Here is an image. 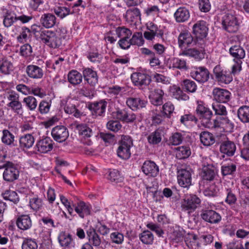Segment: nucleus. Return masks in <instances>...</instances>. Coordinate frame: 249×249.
Here are the masks:
<instances>
[{"label": "nucleus", "mask_w": 249, "mask_h": 249, "mask_svg": "<svg viewBox=\"0 0 249 249\" xmlns=\"http://www.w3.org/2000/svg\"><path fill=\"white\" fill-rule=\"evenodd\" d=\"M176 157L179 159H184L188 157L191 151L188 147L180 146L177 148Z\"/></svg>", "instance_id": "de8ad7c7"}, {"label": "nucleus", "mask_w": 249, "mask_h": 249, "mask_svg": "<svg viewBox=\"0 0 249 249\" xmlns=\"http://www.w3.org/2000/svg\"><path fill=\"white\" fill-rule=\"evenodd\" d=\"M52 135L53 139L59 142L65 141L69 137L67 128L63 125H57L53 128Z\"/></svg>", "instance_id": "4468645a"}, {"label": "nucleus", "mask_w": 249, "mask_h": 249, "mask_svg": "<svg viewBox=\"0 0 249 249\" xmlns=\"http://www.w3.org/2000/svg\"><path fill=\"white\" fill-rule=\"evenodd\" d=\"M210 72L204 67L194 68L190 72V76L198 82L203 83L208 81Z\"/></svg>", "instance_id": "1a4fd4ad"}, {"label": "nucleus", "mask_w": 249, "mask_h": 249, "mask_svg": "<svg viewBox=\"0 0 249 249\" xmlns=\"http://www.w3.org/2000/svg\"><path fill=\"white\" fill-rule=\"evenodd\" d=\"M131 79L135 86L139 87L147 86L151 81V77L149 75L142 72L133 73Z\"/></svg>", "instance_id": "f8f14e48"}, {"label": "nucleus", "mask_w": 249, "mask_h": 249, "mask_svg": "<svg viewBox=\"0 0 249 249\" xmlns=\"http://www.w3.org/2000/svg\"><path fill=\"white\" fill-rule=\"evenodd\" d=\"M226 197L225 202L230 206L234 205L237 201V197L231 189H226Z\"/></svg>", "instance_id": "3c124183"}, {"label": "nucleus", "mask_w": 249, "mask_h": 249, "mask_svg": "<svg viewBox=\"0 0 249 249\" xmlns=\"http://www.w3.org/2000/svg\"><path fill=\"white\" fill-rule=\"evenodd\" d=\"M199 50L195 48H190L182 51L179 53V55L188 56L194 58L196 59L199 60L204 57L205 50L202 47H201Z\"/></svg>", "instance_id": "a878e982"}, {"label": "nucleus", "mask_w": 249, "mask_h": 249, "mask_svg": "<svg viewBox=\"0 0 249 249\" xmlns=\"http://www.w3.org/2000/svg\"><path fill=\"white\" fill-rule=\"evenodd\" d=\"M177 22L181 23L187 21L190 18L189 10L185 7H180L177 9L174 14Z\"/></svg>", "instance_id": "5701e85b"}, {"label": "nucleus", "mask_w": 249, "mask_h": 249, "mask_svg": "<svg viewBox=\"0 0 249 249\" xmlns=\"http://www.w3.org/2000/svg\"><path fill=\"white\" fill-rule=\"evenodd\" d=\"M132 145V140L129 136H122L117 150L118 157L122 159H128L131 156L130 149Z\"/></svg>", "instance_id": "20e7f679"}, {"label": "nucleus", "mask_w": 249, "mask_h": 249, "mask_svg": "<svg viewBox=\"0 0 249 249\" xmlns=\"http://www.w3.org/2000/svg\"><path fill=\"white\" fill-rule=\"evenodd\" d=\"M53 140L50 138L47 137L38 141L36 145V147L40 153H47L53 149Z\"/></svg>", "instance_id": "f3484780"}, {"label": "nucleus", "mask_w": 249, "mask_h": 249, "mask_svg": "<svg viewBox=\"0 0 249 249\" xmlns=\"http://www.w3.org/2000/svg\"><path fill=\"white\" fill-rule=\"evenodd\" d=\"M116 34L121 38H129L132 35V32L124 27H121L116 29Z\"/></svg>", "instance_id": "4d7b16f0"}, {"label": "nucleus", "mask_w": 249, "mask_h": 249, "mask_svg": "<svg viewBox=\"0 0 249 249\" xmlns=\"http://www.w3.org/2000/svg\"><path fill=\"white\" fill-rule=\"evenodd\" d=\"M193 33L196 35L197 39H199L201 42H203L201 39L205 37L207 35L208 28L205 22L203 21L197 22L193 26ZM198 40H197V42Z\"/></svg>", "instance_id": "6ab92c4d"}, {"label": "nucleus", "mask_w": 249, "mask_h": 249, "mask_svg": "<svg viewBox=\"0 0 249 249\" xmlns=\"http://www.w3.org/2000/svg\"><path fill=\"white\" fill-rule=\"evenodd\" d=\"M126 103L132 110H137L144 107L147 102L140 98L130 97L127 99Z\"/></svg>", "instance_id": "bb28decb"}, {"label": "nucleus", "mask_w": 249, "mask_h": 249, "mask_svg": "<svg viewBox=\"0 0 249 249\" xmlns=\"http://www.w3.org/2000/svg\"><path fill=\"white\" fill-rule=\"evenodd\" d=\"M89 240L93 246L98 247L101 244V239L98 234L94 230H89L87 231Z\"/></svg>", "instance_id": "49530a36"}, {"label": "nucleus", "mask_w": 249, "mask_h": 249, "mask_svg": "<svg viewBox=\"0 0 249 249\" xmlns=\"http://www.w3.org/2000/svg\"><path fill=\"white\" fill-rule=\"evenodd\" d=\"M212 107L216 115L225 116L227 113L226 107L220 103H213Z\"/></svg>", "instance_id": "6e6d98bb"}, {"label": "nucleus", "mask_w": 249, "mask_h": 249, "mask_svg": "<svg viewBox=\"0 0 249 249\" xmlns=\"http://www.w3.org/2000/svg\"><path fill=\"white\" fill-rule=\"evenodd\" d=\"M72 206L74 208L75 211L81 218H84L85 216L90 214V207L83 201L79 202L77 205H72Z\"/></svg>", "instance_id": "c756f323"}, {"label": "nucleus", "mask_w": 249, "mask_h": 249, "mask_svg": "<svg viewBox=\"0 0 249 249\" xmlns=\"http://www.w3.org/2000/svg\"><path fill=\"white\" fill-rule=\"evenodd\" d=\"M76 128L79 134L83 137V143L88 145H90L92 143V141L90 139L86 140V139L90 138L93 135L92 129L86 124H77Z\"/></svg>", "instance_id": "2eb2a0df"}, {"label": "nucleus", "mask_w": 249, "mask_h": 249, "mask_svg": "<svg viewBox=\"0 0 249 249\" xmlns=\"http://www.w3.org/2000/svg\"><path fill=\"white\" fill-rule=\"evenodd\" d=\"M237 115L240 120L244 123H249V107H241L238 110Z\"/></svg>", "instance_id": "58836bf2"}, {"label": "nucleus", "mask_w": 249, "mask_h": 249, "mask_svg": "<svg viewBox=\"0 0 249 249\" xmlns=\"http://www.w3.org/2000/svg\"><path fill=\"white\" fill-rule=\"evenodd\" d=\"M130 40L131 45L137 46L142 45L144 41L142 33L139 32L134 33Z\"/></svg>", "instance_id": "13d9d810"}, {"label": "nucleus", "mask_w": 249, "mask_h": 249, "mask_svg": "<svg viewBox=\"0 0 249 249\" xmlns=\"http://www.w3.org/2000/svg\"><path fill=\"white\" fill-rule=\"evenodd\" d=\"M213 73L215 80L220 84H228L230 83L233 79L232 75H234L232 72V69L231 71H230L219 65H217L214 67Z\"/></svg>", "instance_id": "7ed1b4c3"}, {"label": "nucleus", "mask_w": 249, "mask_h": 249, "mask_svg": "<svg viewBox=\"0 0 249 249\" xmlns=\"http://www.w3.org/2000/svg\"><path fill=\"white\" fill-rule=\"evenodd\" d=\"M26 72L29 77L33 79L41 78L44 74L43 70L35 65H30L27 66Z\"/></svg>", "instance_id": "b1692460"}, {"label": "nucleus", "mask_w": 249, "mask_h": 249, "mask_svg": "<svg viewBox=\"0 0 249 249\" xmlns=\"http://www.w3.org/2000/svg\"><path fill=\"white\" fill-rule=\"evenodd\" d=\"M5 168L3 173V179L9 182H12L18 179L19 176V171L14 163L7 161L4 164Z\"/></svg>", "instance_id": "6e6552de"}, {"label": "nucleus", "mask_w": 249, "mask_h": 249, "mask_svg": "<svg viewBox=\"0 0 249 249\" xmlns=\"http://www.w3.org/2000/svg\"><path fill=\"white\" fill-rule=\"evenodd\" d=\"M236 145L232 141L227 140L221 142L220 151L228 156H232L236 151Z\"/></svg>", "instance_id": "4be33fe9"}, {"label": "nucleus", "mask_w": 249, "mask_h": 249, "mask_svg": "<svg viewBox=\"0 0 249 249\" xmlns=\"http://www.w3.org/2000/svg\"><path fill=\"white\" fill-rule=\"evenodd\" d=\"M14 69L13 63L6 58L0 59V71L3 74H10Z\"/></svg>", "instance_id": "72a5a7b5"}, {"label": "nucleus", "mask_w": 249, "mask_h": 249, "mask_svg": "<svg viewBox=\"0 0 249 249\" xmlns=\"http://www.w3.org/2000/svg\"><path fill=\"white\" fill-rule=\"evenodd\" d=\"M217 121L219 123L220 126L226 129H231L233 127V124L226 117H220Z\"/></svg>", "instance_id": "680f3d73"}, {"label": "nucleus", "mask_w": 249, "mask_h": 249, "mask_svg": "<svg viewBox=\"0 0 249 249\" xmlns=\"http://www.w3.org/2000/svg\"><path fill=\"white\" fill-rule=\"evenodd\" d=\"M40 21L44 27L49 28L53 27L55 25L56 23V18L55 16L52 14H44L41 17Z\"/></svg>", "instance_id": "2f4dec72"}, {"label": "nucleus", "mask_w": 249, "mask_h": 249, "mask_svg": "<svg viewBox=\"0 0 249 249\" xmlns=\"http://www.w3.org/2000/svg\"><path fill=\"white\" fill-rule=\"evenodd\" d=\"M17 227L22 231L30 229L32 226V222L29 215H21L17 219Z\"/></svg>", "instance_id": "cd10ccee"}, {"label": "nucleus", "mask_w": 249, "mask_h": 249, "mask_svg": "<svg viewBox=\"0 0 249 249\" xmlns=\"http://www.w3.org/2000/svg\"><path fill=\"white\" fill-rule=\"evenodd\" d=\"M2 196L4 199L8 200L15 204L17 203L19 200L17 193L13 191L6 190L2 193Z\"/></svg>", "instance_id": "a18cd8bd"}, {"label": "nucleus", "mask_w": 249, "mask_h": 249, "mask_svg": "<svg viewBox=\"0 0 249 249\" xmlns=\"http://www.w3.org/2000/svg\"><path fill=\"white\" fill-rule=\"evenodd\" d=\"M200 216L203 220L211 224H217L221 220L220 214L212 210H202Z\"/></svg>", "instance_id": "ddd939ff"}, {"label": "nucleus", "mask_w": 249, "mask_h": 249, "mask_svg": "<svg viewBox=\"0 0 249 249\" xmlns=\"http://www.w3.org/2000/svg\"><path fill=\"white\" fill-rule=\"evenodd\" d=\"M173 92L174 97L178 100L187 101L189 99V96L179 87L175 88Z\"/></svg>", "instance_id": "603ef678"}, {"label": "nucleus", "mask_w": 249, "mask_h": 249, "mask_svg": "<svg viewBox=\"0 0 249 249\" xmlns=\"http://www.w3.org/2000/svg\"><path fill=\"white\" fill-rule=\"evenodd\" d=\"M197 239L196 235H188L185 239V244L190 249H204L202 244L199 243Z\"/></svg>", "instance_id": "7c9ffc66"}, {"label": "nucleus", "mask_w": 249, "mask_h": 249, "mask_svg": "<svg viewBox=\"0 0 249 249\" xmlns=\"http://www.w3.org/2000/svg\"><path fill=\"white\" fill-rule=\"evenodd\" d=\"M23 102L25 103L26 106L30 110H35L37 105L36 99L32 96H29L24 98Z\"/></svg>", "instance_id": "5fc2aeb1"}, {"label": "nucleus", "mask_w": 249, "mask_h": 249, "mask_svg": "<svg viewBox=\"0 0 249 249\" xmlns=\"http://www.w3.org/2000/svg\"><path fill=\"white\" fill-rule=\"evenodd\" d=\"M231 93L227 89L214 88L213 91V99L218 103H226L230 99Z\"/></svg>", "instance_id": "dca6fc26"}, {"label": "nucleus", "mask_w": 249, "mask_h": 249, "mask_svg": "<svg viewBox=\"0 0 249 249\" xmlns=\"http://www.w3.org/2000/svg\"><path fill=\"white\" fill-rule=\"evenodd\" d=\"M72 237L71 234L62 232L58 236V241L60 245L64 248L69 247L72 243Z\"/></svg>", "instance_id": "a19ab883"}, {"label": "nucleus", "mask_w": 249, "mask_h": 249, "mask_svg": "<svg viewBox=\"0 0 249 249\" xmlns=\"http://www.w3.org/2000/svg\"><path fill=\"white\" fill-rule=\"evenodd\" d=\"M181 85L183 89L188 92L194 93L197 89L196 83L190 79L184 80Z\"/></svg>", "instance_id": "37998d69"}, {"label": "nucleus", "mask_w": 249, "mask_h": 249, "mask_svg": "<svg viewBox=\"0 0 249 249\" xmlns=\"http://www.w3.org/2000/svg\"><path fill=\"white\" fill-rule=\"evenodd\" d=\"M200 202V199L196 195H190L187 196L182 201V210L184 211H187L189 214L197 208Z\"/></svg>", "instance_id": "39448f33"}, {"label": "nucleus", "mask_w": 249, "mask_h": 249, "mask_svg": "<svg viewBox=\"0 0 249 249\" xmlns=\"http://www.w3.org/2000/svg\"><path fill=\"white\" fill-rule=\"evenodd\" d=\"M221 23L223 29L230 33L237 32L240 27L237 18L231 13H226L223 16Z\"/></svg>", "instance_id": "f03ea898"}, {"label": "nucleus", "mask_w": 249, "mask_h": 249, "mask_svg": "<svg viewBox=\"0 0 249 249\" xmlns=\"http://www.w3.org/2000/svg\"><path fill=\"white\" fill-rule=\"evenodd\" d=\"M218 191L217 187L212 184L204 190L203 194L206 196L213 197L217 195Z\"/></svg>", "instance_id": "864d4df0"}, {"label": "nucleus", "mask_w": 249, "mask_h": 249, "mask_svg": "<svg viewBox=\"0 0 249 249\" xmlns=\"http://www.w3.org/2000/svg\"><path fill=\"white\" fill-rule=\"evenodd\" d=\"M38 245L36 241L32 239H25L22 244V249H37Z\"/></svg>", "instance_id": "69168bd1"}, {"label": "nucleus", "mask_w": 249, "mask_h": 249, "mask_svg": "<svg viewBox=\"0 0 249 249\" xmlns=\"http://www.w3.org/2000/svg\"><path fill=\"white\" fill-rule=\"evenodd\" d=\"M201 142L205 146H210L215 142V139L213 135L208 132L202 131L199 135Z\"/></svg>", "instance_id": "e433bc0d"}, {"label": "nucleus", "mask_w": 249, "mask_h": 249, "mask_svg": "<svg viewBox=\"0 0 249 249\" xmlns=\"http://www.w3.org/2000/svg\"><path fill=\"white\" fill-rule=\"evenodd\" d=\"M141 13L140 10L137 8L130 9L126 11L125 18L129 22H133L140 18Z\"/></svg>", "instance_id": "c9c22d12"}, {"label": "nucleus", "mask_w": 249, "mask_h": 249, "mask_svg": "<svg viewBox=\"0 0 249 249\" xmlns=\"http://www.w3.org/2000/svg\"><path fill=\"white\" fill-rule=\"evenodd\" d=\"M55 14L59 17L63 18L71 14L69 8L65 7H57L54 9Z\"/></svg>", "instance_id": "bf43d9fd"}, {"label": "nucleus", "mask_w": 249, "mask_h": 249, "mask_svg": "<svg viewBox=\"0 0 249 249\" xmlns=\"http://www.w3.org/2000/svg\"><path fill=\"white\" fill-rule=\"evenodd\" d=\"M107 102L105 100L94 102L88 105V108L95 117L104 116L106 112Z\"/></svg>", "instance_id": "9b49d317"}, {"label": "nucleus", "mask_w": 249, "mask_h": 249, "mask_svg": "<svg viewBox=\"0 0 249 249\" xmlns=\"http://www.w3.org/2000/svg\"><path fill=\"white\" fill-rule=\"evenodd\" d=\"M196 111L200 119L201 120L202 124L206 127H210L212 125L211 122L213 115L212 111L208 108L200 104H198Z\"/></svg>", "instance_id": "9d476101"}, {"label": "nucleus", "mask_w": 249, "mask_h": 249, "mask_svg": "<svg viewBox=\"0 0 249 249\" xmlns=\"http://www.w3.org/2000/svg\"><path fill=\"white\" fill-rule=\"evenodd\" d=\"M142 170L146 175L153 177H156L159 172L158 166L151 160H147L143 163Z\"/></svg>", "instance_id": "a211bd4d"}, {"label": "nucleus", "mask_w": 249, "mask_h": 249, "mask_svg": "<svg viewBox=\"0 0 249 249\" xmlns=\"http://www.w3.org/2000/svg\"><path fill=\"white\" fill-rule=\"evenodd\" d=\"M83 76L84 80L91 86H94L98 83V77L96 71L89 68L83 69Z\"/></svg>", "instance_id": "412c9836"}, {"label": "nucleus", "mask_w": 249, "mask_h": 249, "mask_svg": "<svg viewBox=\"0 0 249 249\" xmlns=\"http://www.w3.org/2000/svg\"><path fill=\"white\" fill-rule=\"evenodd\" d=\"M41 40L47 46L53 48H58L61 45V38L56 34L51 31L47 30L43 34Z\"/></svg>", "instance_id": "0eeeda50"}, {"label": "nucleus", "mask_w": 249, "mask_h": 249, "mask_svg": "<svg viewBox=\"0 0 249 249\" xmlns=\"http://www.w3.org/2000/svg\"><path fill=\"white\" fill-rule=\"evenodd\" d=\"M107 178L111 182H114L116 183L121 182L124 179V178L120 175L119 172L115 169L108 172Z\"/></svg>", "instance_id": "c03bdc74"}, {"label": "nucleus", "mask_w": 249, "mask_h": 249, "mask_svg": "<svg viewBox=\"0 0 249 249\" xmlns=\"http://www.w3.org/2000/svg\"><path fill=\"white\" fill-rule=\"evenodd\" d=\"M183 141L182 135L178 132L173 134L169 138V144L173 145H177L180 144Z\"/></svg>", "instance_id": "e2e57ef3"}, {"label": "nucleus", "mask_w": 249, "mask_h": 249, "mask_svg": "<svg viewBox=\"0 0 249 249\" xmlns=\"http://www.w3.org/2000/svg\"><path fill=\"white\" fill-rule=\"evenodd\" d=\"M141 241L144 244L151 245L154 241L153 234L149 231H144L139 235Z\"/></svg>", "instance_id": "79ce46f5"}, {"label": "nucleus", "mask_w": 249, "mask_h": 249, "mask_svg": "<svg viewBox=\"0 0 249 249\" xmlns=\"http://www.w3.org/2000/svg\"><path fill=\"white\" fill-rule=\"evenodd\" d=\"M17 21V16L14 14H7L3 19V24L5 27H9Z\"/></svg>", "instance_id": "338daca9"}, {"label": "nucleus", "mask_w": 249, "mask_h": 249, "mask_svg": "<svg viewBox=\"0 0 249 249\" xmlns=\"http://www.w3.org/2000/svg\"><path fill=\"white\" fill-rule=\"evenodd\" d=\"M162 133V130L160 129H157L151 133L147 137L148 142L152 144L159 143L161 141Z\"/></svg>", "instance_id": "ea45409f"}, {"label": "nucleus", "mask_w": 249, "mask_h": 249, "mask_svg": "<svg viewBox=\"0 0 249 249\" xmlns=\"http://www.w3.org/2000/svg\"><path fill=\"white\" fill-rule=\"evenodd\" d=\"M215 174L214 167L209 165L202 168L200 176L203 180L212 181L213 180Z\"/></svg>", "instance_id": "c85d7f7f"}, {"label": "nucleus", "mask_w": 249, "mask_h": 249, "mask_svg": "<svg viewBox=\"0 0 249 249\" xmlns=\"http://www.w3.org/2000/svg\"><path fill=\"white\" fill-rule=\"evenodd\" d=\"M163 91L160 89H155L149 94V99L151 103L155 106H160L163 103Z\"/></svg>", "instance_id": "393cba45"}, {"label": "nucleus", "mask_w": 249, "mask_h": 249, "mask_svg": "<svg viewBox=\"0 0 249 249\" xmlns=\"http://www.w3.org/2000/svg\"><path fill=\"white\" fill-rule=\"evenodd\" d=\"M229 52L234 58L232 72L234 74H237L242 70V60L245 57V51L239 44L231 46L229 49Z\"/></svg>", "instance_id": "f257e3e1"}, {"label": "nucleus", "mask_w": 249, "mask_h": 249, "mask_svg": "<svg viewBox=\"0 0 249 249\" xmlns=\"http://www.w3.org/2000/svg\"><path fill=\"white\" fill-rule=\"evenodd\" d=\"M31 30L32 32L36 37L42 39L43 37V34L46 32L47 30L44 29L40 25L34 24L32 26Z\"/></svg>", "instance_id": "0e129e2a"}, {"label": "nucleus", "mask_w": 249, "mask_h": 249, "mask_svg": "<svg viewBox=\"0 0 249 249\" xmlns=\"http://www.w3.org/2000/svg\"><path fill=\"white\" fill-rule=\"evenodd\" d=\"M174 106L171 102H167L162 106V113L163 115L167 118H170L171 114L174 110Z\"/></svg>", "instance_id": "052dcab7"}, {"label": "nucleus", "mask_w": 249, "mask_h": 249, "mask_svg": "<svg viewBox=\"0 0 249 249\" xmlns=\"http://www.w3.org/2000/svg\"><path fill=\"white\" fill-rule=\"evenodd\" d=\"M236 166L233 164H228L221 167V172L224 176L232 174L236 170Z\"/></svg>", "instance_id": "774afa93"}, {"label": "nucleus", "mask_w": 249, "mask_h": 249, "mask_svg": "<svg viewBox=\"0 0 249 249\" xmlns=\"http://www.w3.org/2000/svg\"><path fill=\"white\" fill-rule=\"evenodd\" d=\"M3 135L1 138V141L4 144L10 145L12 144L14 141V136L8 130L4 129L2 131Z\"/></svg>", "instance_id": "09e8293b"}, {"label": "nucleus", "mask_w": 249, "mask_h": 249, "mask_svg": "<svg viewBox=\"0 0 249 249\" xmlns=\"http://www.w3.org/2000/svg\"><path fill=\"white\" fill-rule=\"evenodd\" d=\"M68 80L71 84L77 85L82 82V75L76 70H72L68 74Z\"/></svg>", "instance_id": "f704fd0d"}, {"label": "nucleus", "mask_w": 249, "mask_h": 249, "mask_svg": "<svg viewBox=\"0 0 249 249\" xmlns=\"http://www.w3.org/2000/svg\"><path fill=\"white\" fill-rule=\"evenodd\" d=\"M8 99L10 102L7 104V106L11 108L15 112L20 113L22 112V106L20 102L19 101V96L18 94L14 93L11 94L8 97Z\"/></svg>", "instance_id": "aec40b11"}, {"label": "nucleus", "mask_w": 249, "mask_h": 249, "mask_svg": "<svg viewBox=\"0 0 249 249\" xmlns=\"http://www.w3.org/2000/svg\"><path fill=\"white\" fill-rule=\"evenodd\" d=\"M193 170L190 167L181 168L178 171V184L183 187H188L191 185Z\"/></svg>", "instance_id": "423d86ee"}, {"label": "nucleus", "mask_w": 249, "mask_h": 249, "mask_svg": "<svg viewBox=\"0 0 249 249\" xmlns=\"http://www.w3.org/2000/svg\"><path fill=\"white\" fill-rule=\"evenodd\" d=\"M172 62L173 68L183 70L188 68L186 60L183 59L175 57L172 59Z\"/></svg>", "instance_id": "8fccbe9b"}, {"label": "nucleus", "mask_w": 249, "mask_h": 249, "mask_svg": "<svg viewBox=\"0 0 249 249\" xmlns=\"http://www.w3.org/2000/svg\"><path fill=\"white\" fill-rule=\"evenodd\" d=\"M178 42L179 47H182L184 45L189 46L192 43H197L194 41L193 37L190 33H181L178 36Z\"/></svg>", "instance_id": "473e14b6"}, {"label": "nucleus", "mask_w": 249, "mask_h": 249, "mask_svg": "<svg viewBox=\"0 0 249 249\" xmlns=\"http://www.w3.org/2000/svg\"><path fill=\"white\" fill-rule=\"evenodd\" d=\"M34 142V138L31 134L25 135L19 139L20 146L22 148H29L33 146Z\"/></svg>", "instance_id": "4c0bfd02"}]
</instances>
